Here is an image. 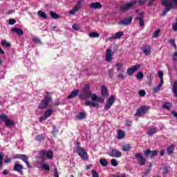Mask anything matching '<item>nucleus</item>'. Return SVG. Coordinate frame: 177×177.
Instances as JSON below:
<instances>
[{
    "label": "nucleus",
    "mask_w": 177,
    "mask_h": 177,
    "mask_svg": "<svg viewBox=\"0 0 177 177\" xmlns=\"http://www.w3.org/2000/svg\"><path fill=\"white\" fill-rule=\"evenodd\" d=\"M162 3L163 6L165 7V10L162 13V16H165L174 6H177V0H163Z\"/></svg>",
    "instance_id": "f257e3e1"
},
{
    "label": "nucleus",
    "mask_w": 177,
    "mask_h": 177,
    "mask_svg": "<svg viewBox=\"0 0 177 177\" xmlns=\"http://www.w3.org/2000/svg\"><path fill=\"white\" fill-rule=\"evenodd\" d=\"M80 99L82 100H85V99H88L91 97V90L89 84H85L82 91L80 92L79 95Z\"/></svg>",
    "instance_id": "f03ea898"
},
{
    "label": "nucleus",
    "mask_w": 177,
    "mask_h": 177,
    "mask_svg": "<svg viewBox=\"0 0 177 177\" xmlns=\"http://www.w3.org/2000/svg\"><path fill=\"white\" fill-rule=\"evenodd\" d=\"M76 151L82 160H84V161H88L89 160L88 152H86V149H85V148L78 146L76 148Z\"/></svg>",
    "instance_id": "7ed1b4c3"
},
{
    "label": "nucleus",
    "mask_w": 177,
    "mask_h": 177,
    "mask_svg": "<svg viewBox=\"0 0 177 177\" xmlns=\"http://www.w3.org/2000/svg\"><path fill=\"white\" fill-rule=\"evenodd\" d=\"M138 3V1L133 0L129 3H127L126 4L122 5L120 8V10L122 12H127V10H129V9H132L135 5Z\"/></svg>",
    "instance_id": "20e7f679"
},
{
    "label": "nucleus",
    "mask_w": 177,
    "mask_h": 177,
    "mask_svg": "<svg viewBox=\"0 0 177 177\" xmlns=\"http://www.w3.org/2000/svg\"><path fill=\"white\" fill-rule=\"evenodd\" d=\"M50 100H52V97L50 96H46L39 104V109H41V110L46 109V106L49 104V103H50Z\"/></svg>",
    "instance_id": "39448f33"
},
{
    "label": "nucleus",
    "mask_w": 177,
    "mask_h": 177,
    "mask_svg": "<svg viewBox=\"0 0 177 177\" xmlns=\"http://www.w3.org/2000/svg\"><path fill=\"white\" fill-rule=\"evenodd\" d=\"M136 12L138 14L136 20L139 21V24L141 27H145V20L143 19L145 17V12H140L139 10H136Z\"/></svg>",
    "instance_id": "423d86ee"
},
{
    "label": "nucleus",
    "mask_w": 177,
    "mask_h": 177,
    "mask_svg": "<svg viewBox=\"0 0 177 177\" xmlns=\"http://www.w3.org/2000/svg\"><path fill=\"white\" fill-rule=\"evenodd\" d=\"M150 108L146 106H142L139 108L136 113H135V117H142V115H145V113L147 112Z\"/></svg>",
    "instance_id": "0eeeda50"
},
{
    "label": "nucleus",
    "mask_w": 177,
    "mask_h": 177,
    "mask_svg": "<svg viewBox=\"0 0 177 177\" xmlns=\"http://www.w3.org/2000/svg\"><path fill=\"white\" fill-rule=\"evenodd\" d=\"M107 154L111 157H115V158H120V157L122 156V153H121V151H118L117 149H111V151L107 153Z\"/></svg>",
    "instance_id": "6e6552de"
},
{
    "label": "nucleus",
    "mask_w": 177,
    "mask_h": 177,
    "mask_svg": "<svg viewBox=\"0 0 177 177\" xmlns=\"http://www.w3.org/2000/svg\"><path fill=\"white\" fill-rule=\"evenodd\" d=\"M135 158L138 160L139 165H145L146 164V158L143 157V154L138 153L135 154Z\"/></svg>",
    "instance_id": "1a4fd4ad"
},
{
    "label": "nucleus",
    "mask_w": 177,
    "mask_h": 177,
    "mask_svg": "<svg viewBox=\"0 0 177 177\" xmlns=\"http://www.w3.org/2000/svg\"><path fill=\"white\" fill-rule=\"evenodd\" d=\"M16 158H19V160H22V161H24L28 168H32V166L30 164V162H28V157L27 156L24 154H18L17 155Z\"/></svg>",
    "instance_id": "9d476101"
},
{
    "label": "nucleus",
    "mask_w": 177,
    "mask_h": 177,
    "mask_svg": "<svg viewBox=\"0 0 177 177\" xmlns=\"http://www.w3.org/2000/svg\"><path fill=\"white\" fill-rule=\"evenodd\" d=\"M114 55V52L111 50V49L108 48L106 50V54H105V60L108 63H110L111 60H113V56Z\"/></svg>",
    "instance_id": "9b49d317"
},
{
    "label": "nucleus",
    "mask_w": 177,
    "mask_h": 177,
    "mask_svg": "<svg viewBox=\"0 0 177 177\" xmlns=\"http://www.w3.org/2000/svg\"><path fill=\"white\" fill-rule=\"evenodd\" d=\"M40 155L42 156V157H46L48 160H52L53 158V151L49 150V151H41Z\"/></svg>",
    "instance_id": "f8f14e48"
},
{
    "label": "nucleus",
    "mask_w": 177,
    "mask_h": 177,
    "mask_svg": "<svg viewBox=\"0 0 177 177\" xmlns=\"http://www.w3.org/2000/svg\"><path fill=\"white\" fill-rule=\"evenodd\" d=\"M115 102V96L114 95L111 96L104 106L105 110H109L111 107V106H113V104Z\"/></svg>",
    "instance_id": "ddd939ff"
},
{
    "label": "nucleus",
    "mask_w": 177,
    "mask_h": 177,
    "mask_svg": "<svg viewBox=\"0 0 177 177\" xmlns=\"http://www.w3.org/2000/svg\"><path fill=\"white\" fill-rule=\"evenodd\" d=\"M140 68V64L131 66V68L127 69L128 75H132L133 74H134L135 71H138V70H139Z\"/></svg>",
    "instance_id": "4468645a"
},
{
    "label": "nucleus",
    "mask_w": 177,
    "mask_h": 177,
    "mask_svg": "<svg viewBox=\"0 0 177 177\" xmlns=\"http://www.w3.org/2000/svg\"><path fill=\"white\" fill-rule=\"evenodd\" d=\"M88 8H90V9L100 10L103 8V5H102V3H100V2L96 1L90 3L88 5Z\"/></svg>",
    "instance_id": "2eb2a0df"
},
{
    "label": "nucleus",
    "mask_w": 177,
    "mask_h": 177,
    "mask_svg": "<svg viewBox=\"0 0 177 177\" xmlns=\"http://www.w3.org/2000/svg\"><path fill=\"white\" fill-rule=\"evenodd\" d=\"M133 19V18L132 17H129V18L125 19L122 20L120 22H118V24H120V26H129V24H131V23H132Z\"/></svg>",
    "instance_id": "dca6fc26"
},
{
    "label": "nucleus",
    "mask_w": 177,
    "mask_h": 177,
    "mask_svg": "<svg viewBox=\"0 0 177 177\" xmlns=\"http://www.w3.org/2000/svg\"><path fill=\"white\" fill-rule=\"evenodd\" d=\"M24 168L23 165H20L17 162L14 165V171H17V172H19V174H21V175H23Z\"/></svg>",
    "instance_id": "f3484780"
},
{
    "label": "nucleus",
    "mask_w": 177,
    "mask_h": 177,
    "mask_svg": "<svg viewBox=\"0 0 177 177\" xmlns=\"http://www.w3.org/2000/svg\"><path fill=\"white\" fill-rule=\"evenodd\" d=\"M90 97L93 102H100V103H103V102H104V98L99 97L96 94L90 93Z\"/></svg>",
    "instance_id": "a211bd4d"
},
{
    "label": "nucleus",
    "mask_w": 177,
    "mask_h": 177,
    "mask_svg": "<svg viewBox=\"0 0 177 177\" xmlns=\"http://www.w3.org/2000/svg\"><path fill=\"white\" fill-rule=\"evenodd\" d=\"M145 154L147 157H156L157 156V151H151L150 149H147L145 151Z\"/></svg>",
    "instance_id": "6ab92c4d"
},
{
    "label": "nucleus",
    "mask_w": 177,
    "mask_h": 177,
    "mask_svg": "<svg viewBox=\"0 0 177 177\" xmlns=\"http://www.w3.org/2000/svg\"><path fill=\"white\" fill-rule=\"evenodd\" d=\"M142 50L145 55H150V53H151V48L149 45L142 47Z\"/></svg>",
    "instance_id": "aec40b11"
},
{
    "label": "nucleus",
    "mask_w": 177,
    "mask_h": 177,
    "mask_svg": "<svg viewBox=\"0 0 177 177\" xmlns=\"http://www.w3.org/2000/svg\"><path fill=\"white\" fill-rule=\"evenodd\" d=\"M12 32H15V34H17V35H24V32H23V30L17 28H14L11 30Z\"/></svg>",
    "instance_id": "412c9836"
},
{
    "label": "nucleus",
    "mask_w": 177,
    "mask_h": 177,
    "mask_svg": "<svg viewBox=\"0 0 177 177\" xmlns=\"http://www.w3.org/2000/svg\"><path fill=\"white\" fill-rule=\"evenodd\" d=\"M78 93H80V91L78 90H74L71 92V93L68 96V99H73L74 97H77L78 95Z\"/></svg>",
    "instance_id": "4be33fe9"
},
{
    "label": "nucleus",
    "mask_w": 177,
    "mask_h": 177,
    "mask_svg": "<svg viewBox=\"0 0 177 177\" xmlns=\"http://www.w3.org/2000/svg\"><path fill=\"white\" fill-rule=\"evenodd\" d=\"M115 67L117 68V71L122 73V68H124V63L122 62H118L116 64Z\"/></svg>",
    "instance_id": "5701e85b"
},
{
    "label": "nucleus",
    "mask_w": 177,
    "mask_h": 177,
    "mask_svg": "<svg viewBox=\"0 0 177 177\" xmlns=\"http://www.w3.org/2000/svg\"><path fill=\"white\" fill-rule=\"evenodd\" d=\"M154 133H157V129H156V127H151L147 131V135H149L150 136L154 135Z\"/></svg>",
    "instance_id": "b1692460"
},
{
    "label": "nucleus",
    "mask_w": 177,
    "mask_h": 177,
    "mask_svg": "<svg viewBox=\"0 0 177 177\" xmlns=\"http://www.w3.org/2000/svg\"><path fill=\"white\" fill-rule=\"evenodd\" d=\"M167 153L169 154V156H171L172 154V153H174V150H175V146L174 145H170L168 148H167Z\"/></svg>",
    "instance_id": "393cba45"
},
{
    "label": "nucleus",
    "mask_w": 177,
    "mask_h": 177,
    "mask_svg": "<svg viewBox=\"0 0 177 177\" xmlns=\"http://www.w3.org/2000/svg\"><path fill=\"white\" fill-rule=\"evenodd\" d=\"M125 136V133L122 130L118 131V139H123Z\"/></svg>",
    "instance_id": "a878e982"
},
{
    "label": "nucleus",
    "mask_w": 177,
    "mask_h": 177,
    "mask_svg": "<svg viewBox=\"0 0 177 177\" xmlns=\"http://www.w3.org/2000/svg\"><path fill=\"white\" fill-rule=\"evenodd\" d=\"M53 113V111L50 109L44 112V116L46 117V118H49V117L52 115Z\"/></svg>",
    "instance_id": "bb28decb"
},
{
    "label": "nucleus",
    "mask_w": 177,
    "mask_h": 177,
    "mask_svg": "<svg viewBox=\"0 0 177 177\" xmlns=\"http://www.w3.org/2000/svg\"><path fill=\"white\" fill-rule=\"evenodd\" d=\"M173 93L177 97V82H174L173 84Z\"/></svg>",
    "instance_id": "cd10ccee"
},
{
    "label": "nucleus",
    "mask_w": 177,
    "mask_h": 177,
    "mask_svg": "<svg viewBox=\"0 0 177 177\" xmlns=\"http://www.w3.org/2000/svg\"><path fill=\"white\" fill-rule=\"evenodd\" d=\"M124 35V32H118L113 35L115 39H120Z\"/></svg>",
    "instance_id": "c85d7f7f"
},
{
    "label": "nucleus",
    "mask_w": 177,
    "mask_h": 177,
    "mask_svg": "<svg viewBox=\"0 0 177 177\" xmlns=\"http://www.w3.org/2000/svg\"><path fill=\"white\" fill-rule=\"evenodd\" d=\"M49 14L52 19H59L60 17L57 13L54 12L53 11H50Z\"/></svg>",
    "instance_id": "c756f323"
},
{
    "label": "nucleus",
    "mask_w": 177,
    "mask_h": 177,
    "mask_svg": "<svg viewBox=\"0 0 177 177\" xmlns=\"http://www.w3.org/2000/svg\"><path fill=\"white\" fill-rule=\"evenodd\" d=\"M5 124L7 127H12V125L15 124V122H13V120H10L9 119H6L5 120Z\"/></svg>",
    "instance_id": "7c9ffc66"
},
{
    "label": "nucleus",
    "mask_w": 177,
    "mask_h": 177,
    "mask_svg": "<svg viewBox=\"0 0 177 177\" xmlns=\"http://www.w3.org/2000/svg\"><path fill=\"white\" fill-rule=\"evenodd\" d=\"M161 88H162V86L158 84L157 86L154 87L153 88V93H158L160 91H161Z\"/></svg>",
    "instance_id": "2f4dec72"
},
{
    "label": "nucleus",
    "mask_w": 177,
    "mask_h": 177,
    "mask_svg": "<svg viewBox=\"0 0 177 177\" xmlns=\"http://www.w3.org/2000/svg\"><path fill=\"white\" fill-rule=\"evenodd\" d=\"M37 15L42 19H48V16H46V13L42 11H38Z\"/></svg>",
    "instance_id": "473e14b6"
},
{
    "label": "nucleus",
    "mask_w": 177,
    "mask_h": 177,
    "mask_svg": "<svg viewBox=\"0 0 177 177\" xmlns=\"http://www.w3.org/2000/svg\"><path fill=\"white\" fill-rule=\"evenodd\" d=\"M78 10H80V8L76 7V6H75L72 10H71L69 11V13L71 15H75V13H77V12H78Z\"/></svg>",
    "instance_id": "72a5a7b5"
},
{
    "label": "nucleus",
    "mask_w": 177,
    "mask_h": 177,
    "mask_svg": "<svg viewBox=\"0 0 177 177\" xmlns=\"http://www.w3.org/2000/svg\"><path fill=\"white\" fill-rule=\"evenodd\" d=\"M85 117H86L85 112H81L79 113V115H77V118L78 120H84V118H85Z\"/></svg>",
    "instance_id": "f704fd0d"
},
{
    "label": "nucleus",
    "mask_w": 177,
    "mask_h": 177,
    "mask_svg": "<svg viewBox=\"0 0 177 177\" xmlns=\"http://www.w3.org/2000/svg\"><path fill=\"white\" fill-rule=\"evenodd\" d=\"M100 164H101L102 167H107L108 165L107 160L103 158L100 159Z\"/></svg>",
    "instance_id": "c9c22d12"
},
{
    "label": "nucleus",
    "mask_w": 177,
    "mask_h": 177,
    "mask_svg": "<svg viewBox=\"0 0 177 177\" xmlns=\"http://www.w3.org/2000/svg\"><path fill=\"white\" fill-rule=\"evenodd\" d=\"M89 37H91V38H99V33L96 32H91L89 33Z\"/></svg>",
    "instance_id": "e433bc0d"
},
{
    "label": "nucleus",
    "mask_w": 177,
    "mask_h": 177,
    "mask_svg": "<svg viewBox=\"0 0 177 177\" xmlns=\"http://www.w3.org/2000/svg\"><path fill=\"white\" fill-rule=\"evenodd\" d=\"M101 92L103 96H107V88L106 86H102Z\"/></svg>",
    "instance_id": "4c0bfd02"
},
{
    "label": "nucleus",
    "mask_w": 177,
    "mask_h": 177,
    "mask_svg": "<svg viewBox=\"0 0 177 177\" xmlns=\"http://www.w3.org/2000/svg\"><path fill=\"white\" fill-rule=\"evenodd\" d=\"M122 151H129L131 150V145H124L122 148Z\"/></svg>",
    "instance_id": "58836bf2"
},
{
    "label": "nucleus",
    "mask_w": 177,
    "mask_h": 177,
    "mask_svg": "<svg viewBox=\"0 0 177 177\" xmlns=\"http://www.w3.org/2000/svg\"><path fill=\"white\" fill-rule=\"evenodd\" d=\"M171 106H172V104H171L169 102H165L163 104L164 109H167V110H169V109H171Z\"/></svg>",
    "instance_id": "ea45409f"
},
{
    "label": "nucleus",
    "mask_w": 177,
    "mask_h": 177,
    "mask_svg": "<svg viewBox=\"0 0 177 177\" xmlns=\"http://www.w3.org/2000/svg\"><path fill=\"white\" fill-rule=\"evenodd\" d=\"M44 139H45V136L44 134L36 136V140H38L39 142L44 140Z\"/></svg>",
    "instance_id": "a19ab883"
},
{
    "label": "nucleus",
    "mask_w": 177,
    "mask_h": 177,
    "mask_svg": "<svg viewBox=\"0 0 177 177\" xmlns=\"http://www.w3.org/2000/svg\"><path fill=\"white\" fill-rule=\"evenodd\" d=\"M3 165V153L0 152V168Z\"/></svg>",
    "instance_id": "79ce46f5"
},
{
    "label": "nucleus",
    "mask_w": 177,
    "mask_h": 177,
    "mask_svg": "<svg viewBox=\"0 0 177 177\" xmlns=\"http://www.w3.org/2000/svg\"><path fill=\"white\" fill-rule=\"evenodd\" d=\"M160 32L161 30H160V29H158L156 31H155L153 35V38H158Z\"/></svg>",
    "instance_id": "37998d69"
},
{
    "label": "nucleus",
    "mask_w": 177,
    "mask_h": 177,
    "mask_svg": "<svg viewBox=\"0 0 177 177\" xmlns=\"http://www.w3.org/2000/svg\"><path fill=\"white\" fill-rule=\"evenodd\" d=\"M82 0H78L77 1V4L75 6L76 8L81 9V8H82Z\"/></svg>",
    "instance_id": "c03bdc74"
},
{
    "label": "nucleus",
    "mask_w": 177,
    "mask_h": 177,
    "mask_svg": "<svg viewBox=\"0 0 177 177\" xmlns=\"http://www.w3.org/2000/svg\"><path fill=\"white\" fill-rule=\"evenodd\" d=\"M72 28L73 30H75V31H80V24H75L73 25Z\"/></svg>",
    "instance_id": "a18cd8bd"
},
{
    "label": "nucleus",
    "mask_w": 177,
    "mask_h": 177,
    "mask_svg": "<svg viewBox=\"0 0 177 177\" xmlns=\"http://www.w3.org/2000/svg\"><path fill=\"white\" fill-rule=\"evenodd\" d=\"M42 168L45 169V171H49L50 169V167H49V165L48 164H43Z\"/></svg>",
    "instance_id": "49530a36"
},
{
    "label": "nucleus",
    "mask_w": 177,
    "mask_h": 177,
    "mask_svg": "<svg viewBox=\"0 0 177 177\" xmlns=\"http://www.w3.org/2000/svg\"><path fill=\"white\" fill-rule=\"evenodd\" d=\"M1 45L2 46H10V43H8L6 40H2L1 41Z\"/></svg>",
    "instance_id": "de8ad7c7"
},
{
    "label": "nucleus",
    "mask_w": 177,
    "mask_h": 177,
    "mask_svg": "<svg viewBox=\"0 0 177 177\" xmlns=\"http://www.w3.org/2000/svg\"><path fill=\"white\" fill-rule=\"evenodd\" d=\"M136 77L137 80H143V72H139Z\"/></svg>",
    "instance_id": "09e8293b"
},
{
    "label": "nucleus",
    "mask_w": 177,
    "mask_h": 177,
    "mask_svg": "<svg viewBox=\"0 0 177 177\" xmlns=\"http://www.w3.org/2000/svg\"><path fill=\"white\" fill-rule=\"evenodd\" d=\"M111 164L113 165V167H117V165H118V162H117V160L115 159H112L111 160Z\"/></svg>",
    "instance_id": "8fccbe9b"
},
{
    "label": "nucleus",
    "mask_w": 177,
    "mask_h": 177,
    "mask_svg": "<svg viewBox=\"0 0 177 177\" xmlns=\"http://www.w3.org/2000/svg\"><path fill=\"white\" fill-rule=\"evenodd\" d=\"M33 42H35V44H41V39H39V38L38 37H35L32 39Z\"/></svg>",
    "instance_id": "3c124183"
},
{
    "label": "nucleus",
    "mask_w": 177,
    "mask_h": 177,
    "mask_svg": "<svg viewBox=\"0 0 177 177\" xmlns=\"http://www.w3.org/2000/svg\"><path fill=\"white\" fill-rule=\"evenodd\" d=\"M0 120H5V121H6V120H8V116L5 114H1L0 115Z\"/></svg>",
    "instance_id": "603ef678"
},
{
    "label": "nucleus",
    "mask_w": 177,
    "mask_h": 177,
    "mask_svg": "<svg viewBox=\"0 0 177 177\" xmlns=\"http://www.w3.org/2000/svg\"><path fill=\"white\" fill-rule=\"evenodd\" d=\"M139 95L140 96H142V97L146 96V91L145 90H140L139 91Z\"/></svg>",
    "instance_id": "864d4df0"
},
{
    "label": "nucleus",
    "mask_w": 177,
    "mask_h": 177,
    "mask_svg": "<svg viewBox=\"0 0 177 177\" xmlns=\"http://www.w3.org/2000/svg\"><path fill=\"white\" fill-rule=\"evenodd\" d=\"M173 60L174 63H177V53L175 52L173 55Z\"/></svg>",
    "instance_id": "5fc2aeb1"
},
{
    "label": "nucleus",
    "mask_w": 177,
    "mask_h": 177,
    "mask_svg": "<svg viewBox=\"0 0 177 177\" xmlns=\"http://www.w3.org/2000/svg\"><path fill=\"white\" fill-rule=\"evenodd\" d=\"M91 174L93 177H99V174L95 170H92Z\"/></svg>",
    "instance_id": "6e6d98bb"
},
{
    "label": "nucleus",
    "mask_w": 177,
    "mask_h": 177,
    "mask_svg": "<svg viewBox=\"0 0 177 177\" xmlns=\"http://www.w3.org/2000/svg\"><path fill=\"white\" fill-rule=\"evenodd\" d=\"M126 126L127 127H132V121L127 120H126Z\"/></svg>",
    "instance_id": "4d7b16f0"
},
{
    "label": "nucleus",
    "mask_w": 177,
    "mask_h": 177,
    "mask_svg": "<svg viewBox=\"0 0 177 177\" xmlns=\"http://www.w3.org/2000/svg\"><path fill=\"white\" fill-rule=\"evenodd\" d=\"M172 26L174 31H177V18L176 19V24H173Z\"/></svg>",
    "instance_id": "13d9d810"
},
{
    "label": "nucleus",
    "mask_w": 177,
    "mask_h": 177,
    "mask_svg": "<svg viewBox=\"0 0 177 177\" xmlns=\"http://www.w3.org/2000/svg\"><path fill=\"white\" fill-rule=\"evenodd\" d=\"M54 177H59V171H57V168L54 169Z\"/></svg>",
    "instance_id": "bf43d9fd"
},
{
    "label": "nucleus",
    "mask_w": 177,
    "mask_h": 177,
    "mask_svg": "<svg viewBox=\"0 0 177 177\" xmlns=\"http://www.w3.org/2000/svg\"><path fill=\"white\" fill-rule=\"evenodd\" d=\"M16 23V20L14 19H9V24H10L11 26H13V24H15Z\"/></svg>",
    "instance_id": "052dcab7"
},
{
    "label": "nucleus",
    "mask_w": 177,
    "mask_h": 177,
    "mask_svg": "<svg viewBox=\"0 0 177 177\" xmlns=\"http://www.w3.org/2000/svg\"><path fill=\"white\" fill-rule=\"evenodd\" d=\"M158 75L159 78H162V77H164V72H162V71H158Z\"/></svg>",
    "instance_id": "680f3d73"
},
{
    "label": "nucleus",
    "mask_w": 177,
    "mask_h": 177,
    "mask_svg": "<svg viewBox=\"0 0 177 177\" xmlns=\"http://www.w3.org/2000/svg\"><path fill=\"white\" fill-rule=\"evenodd\" d=\"M169 44H171V45H172L173 46H174L175 48H176V44H175V40L174 39H170L169 41Z\"/></svg>",
    "instance_id": "e2e57ef3"
},
{
    "label": "nucleus",
    "mask_w": 177,
    "mask_h": 177,
    "mask_svg": "<svg viewBox=\"0 0 177 177\" xmlns=\"http://www.w3.org/2000/svg\"><path fill=\"white\" fill-rule=\"evenodd\" d=\"M11 161H12V158H7L4 160V162L6 164H9V162H11Z\"/></svg>",
    "instance_id": "0e129e2a"
},
{
    "label": "nucleus",
    "mask_w": 177,
    "mask_h": 177,
    "mask_svg": "<svg viewBox=\"0 0 177 177\" xmlns=\"http://www.w3.org/2000/svg\"><path fill=\"white\" fill-rule=\"evenodd\" d=\"M170 168L169 167H166L164 168V174H168L169 172Z\"/></svg>",
    "instance_id": "69168bd1"
},
{
    "label": "nucleus",
    "mask_w": 177,
    "mask_h": 177,
    "mask_svg": "<svg viewBox=\"0 0 177 177\" xmlns=\"http://www.w3.org/2000/svg\"><path fill=\"white\" fill-rule=\"evenodd\" d=\"M114 73V71H113V69H109V76L111 78V77H113V73Z\"/></svg>",
    "instance_id": "338daca9"
},
{
    "label": "nucleus",
    "mask_w": 177,
    "mask_h": 177,
    "mask_svg": "<svg viewBox=\"0 0 177 177\" xmlns=\"http://www.w3.org/2000/svg\"><path fill=\"white\" fill-rule=\"evenodd\" d=\"M46 117H45V115L44 116H41L40 118H39V122H43V121H45V120H46Z\"/></svg>",
    "instance_id": "774afa93"
}]
</instances>
